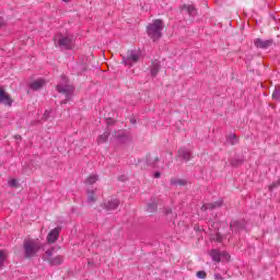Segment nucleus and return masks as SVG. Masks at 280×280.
Returning a JSON list of instances; mask_svg holds the SVG:
<instances>
[{"label": "nucleus", "mask_w": 280, "mask_h": 280, "mask_svg": "<svg viewBox=\"0 0 280 280\" xmlns=\"http://www.w3.org/2000/svg\"><path fill=\"white\" fill-rule=\"evenodd\" d=\"M23 248L24 257H26V259H32V257H36L38 250H40V241L32 238L25 240Z\"/></svg>", "instance_id": "1"}, {"label": "nucleus", "mask_w": 280, "mask_h": 280, "mask_svg": "<svg viewBox=\"0 0 280 280\" xmlns=\"http://www.w3.org/2000/svg\"><path fill=\"white\" fill-rule=\"evenodd\" d=\"M163 21L155 20L153 23L149 24L147 26V34L149 38H152L153 40H159L161 36H163Z\"/></svg>", "instance_id": "2"}, {"label": "nucleus", "mask_w": 280, "mask_h": 280, "mask_svg": "<svg viewBox=\"0 0 280 280\" xmlns=\"http://www.w3.org/2000/svg\"><path fill=\"white\" fill-rule=\"evenodd\" d=\"M55 45L59 49H73V35H62L61 33L55 35L54 37Z\"/></svg>", "instance_id": "3"}, {"label": "nucleus", "mask_w": 280, "mask_h": 280, "mask_svg": "<svg viewBox=\"0 0 280 280\" xmlns=\"http://www.w3.org/2000/svg\"><path fill=\"white\" fill-rule=\"evenodd\" d=\"M54 253H56V247H51L48 250H46L44 260L48 261V264H50V266H60L62 264V261H65V258L60 255L54 257Z\"/></svg>", "instance_id": "4"}, {"label": "nucleus", "mask_w": 280, "mask_h": 280, "mask_svg": "<svg viewBox=\"0 0 280 280\" xmlns=\"http://www.w3.org/2000/svg\"><path fill=\"white\" fill-rule=\"evenodd\" d=\"M141 58V55L137 50H128L127 56L122 57V65H126V67H132V65H137L139 62V59Z\"/></svg>", "instance_id": "5"}, {"label": "nucleus", "mask_w": 280, "mask_h": 280, "mask_svg": "<svg viewBox=\"0 0 280 280\" xmlns=\"http://www.w3.org/2000/svg\"><path fill=\"white\" fill-rule=\"evenodd\" d=\"M58 93H61L62 95H66V100L61 102V104H67L68 100H71V96L73 95V92L75 91V88L72 85L66 84H58L57 85Z\"/></svg>", "instance_id": "6"}, {"label": "nucleus", "mask_w": 280, "mask_h": 280, "mask_svg": "<svg viewBox=\"0 0 280 280\" xmlns=\"http://www.w3.org/2000/svg\"><path fill=\"white\" fill-rule=\"evenodd\" d=\"M60 231H62V228H55L51 230L47 235V242L48 244H56L58 242V237H60Z\"/></svg>", "instance_id": "7"}, {"label": "nucleus", "mask_w": 280, "mask_h": 280, "mask_svg": "<svg viewBox=\"0 0 280 280\" xmlns=\"http://www.w3.org/2000/svg\"><path fill=\"white\" fill-rule=\"evenodd\" d=\"M272 39H261V38H257L254 42V45L258 48V49H268V47H272Z\"/></svg>", "instance_id": "8"}, {"label": "nucleus", "mask_w": 280, "mask_h": 280, "mask_svg": "<svg viewBox=\"0 0 280 280\" xmlns=\"http://www.w3.org/2000/svg\"><path fill=\"white\" fill-rule=\"evenodd\" d=\"M13 100L10 94L5 93L2 89H0V104H4V106H12Z\"/></svg>", "instance_id": "9"}, {"label": "nucleus", "mask_w": 280, "mask_h": 280, "mask_svg": "<svg viewBox=\"0 0 280 280\" xmlns=\"http://www.w3.org/2000/svg\"><path fill=\"white\" fill-rule=\"evenodd\" d=\"M223 200L219 199L218 201H214L212 203H206L201 207V211H213V209H220V207H222L223 205Z\"/></svg>", "instance_id": "10"}, {"label": "nucleus", "mask_w": 280, "mask_h": 280, "mask_svg": "<svg viewBox=\"0 0 280 280\" xmlns=\"http://www.w3.org/2000/svg\"><path fill=\"white\" fill-rule=\"evenodd\" d=\"M210 257L212 258L213 261H221L222 257H224L225 259H229V254L226 253H220L218 249H212L210 252Z\"/></svg>", "instance_id": "11"}, {"label": "nucleus", "mask_w": 280, "mask_h": 280, "mask_svg": "<svg viewBox=\"0 0 280 280\" xmlns=\"http://www.w3.org/2000/svg\"><path fill=\"white\" fill-rule=\"evenodd\" d=\"M178 156L184 159V161H191V151L185 147L178 150Z\"/></svg>", "instance_id": "12"}, {"label": "nucleus", "mask_w": 280, "mask_h": 280, "mask_svg": "<svg viewBox=\"0 0 280 280\" xmlns=\"http://www.w3.org/2000/svg\"><path fill=\"white\" fill-rule=\"evenodd\" d=\"M45 86V80L44 79H37L30 84V89L32 91H39V89H43Z\"/></svg>", "instance_id": "13"}, {"label": "nucleus", "mask_w": 280, "mask_h": 280, "mask_svg": "<svg viewBox=\"0 0 280 280\" xmlns=\"http://www.w3.org/2000/svg\"><path fill=\"white\" fill-rule=\"evenodd\" d=\"M119 207V201L118 199H110L107 202H105V208L107 211H115Z\"/></svg>", "instance_id": "14"}, {"label": "nucleus", "mask_w": 280, "mask_h": 280, "mask_svg": "<svg viewBox=\"0 0 280 280\" xmlns=\"http://www.w3.org/2000/svg\"><path fill=\"white\" fill-rule=\"evenodd\" d=\"M182 12H186L189 16H196V7L184 4L180 7Z\"/></svg>", "instance_id": "15"}, {"label": "nucleus", "mask_w": 280, "mask_h": 280, "mask_svg": "<svg viewBox=\"0 0 280 280\" xmlns=\"http://www.w3.org/2000/svg\"><path fill=\"white\" fill-rule=\"evenodd\" d=\"M240 138L235 133H230L226 136V144L228 145H236L238 143Z\"/></svg>", "instance_id": "16"}, {"label": "nucleus", "mask_w": 280, "mask_h": 280, "mask_svg": "<svg viewBox=\"0 0 280 280\" xmlns=\"http://www.w3.org/2000/svg\"><path fill=\"white\" fill-rule=\"evenodd\" d=\"M230 229L233 232L242 231V229H244V224H242L240 221H232L230 223Z\"/></svg>", "instance_id": "17"}, {"label": "nucleus", "mask_w": 280, "mask_h": 280, "mask_svg": "<svg viewBox=\"0 0 280 280\" xmlns=\"http://www.w3.org/2000/svg\"><path fill=\"white\" fill-rule=\"evenodd\" d=\"M100 180V176L97 174H91L85 179V185H95L96 182Z\"/></svg>", "instance_id": "18"}, {"label": "nucleus", "mask_w": 280, "mask_h": 280, "mask_svg": "<svg viewBox=\"0 0 280 280\" xmlns=\"http://www.w3.org/2000/svg\"><path fill=\"white\" fill-rule=\"evenodd\" d=\"M160 69H161V65L159 63V61H154L151 66V75L153 78H156Z\"/></svg>", "instance_id": "19"}, {"label": "nucleus", "mask_w": 280, "mask_h": 280, "mask_svg": "<svg viewBox=\"0 0 280 280\" xmlns=\"http://www.w3.org/2000/svg\"><path fill=\"white\" fill-rule=\"evenodd\" d=\"M108 137H110V131H104V133L97 138L98 145H101V143H106V141H108Z\"/></svg>", "instance_id": "20"}, {"label": "nucleus", "mask_w": 280, "mask_h": 280, "mask_svg": "<svg viewBox=\"0 0 280 280\" xmlns=\"http://www.w3.org/2000/svg\"><path fill=\"white\" fill-rule=\"evenodd\" d=\"M171 185L173 186H180V187H185V185H187V180L185 179H178V178H171Z\"/></svg>", "instance_id": "21"}, {"label": "nucleus", "mask_w": 280, "mask_h": 280, "mask_svg": "<svg viewBox=\"0 0 280 280\" xmlns=\"http://www.w3.org/2000/svg\"><path fill=\"white\" fill-rule=\"evenodd\" d=\"M8 259V252L1 249L0 250V268H3V264H5Z\"/></svg>", "instance_id": "22"}, {"label": "nucleus", "mask_w": 280, "mask_h": 280, "mask_svg": "<svg viewBox=\"0 0 280 280\" xmlns=\"http://www.w3.org/2000/svg\"><path fill=\"white\" fill-rule=\"evenodd\" d=\"M271 97L276 100V102H280V86L273 90Z\"/></svg>", "instance_id": "23"}, {"label": "nucleus", "mask_w": 280, "mask_h": 280, "mask_svg": "<svg viewBox=\"0 0 280 280\" xmlns=\"http://www.w3.org/2000/svg\"><path fill=\"white\" fill-rule=\"evenodd\" d=\"M95 190H88V202H95Z\"/></svg>", "instance_id": "24"}, {"label": "nucleus", "mask_w": 280, "mask_h": 280, "mask_svg": "<svg viewBox=\"0 0 280 280\" xmlns=\"http://www.w3.org/2000/svg\"><path fill=\"white\" fill-rule=\"evenodd\" d=\"M156 209H158V206L154 202L148 203V206H147V211L149 213H154V211H156Z\"/></svg>", "instance_id": "25"}, {"label": "nucleus", "mask_w": 280, "mask_h": 280, "mask_svg": "<svg viewBox=\"0 0 280 280\" xmlns=\"http://www.w3.org/2000/svg\"><path fill=\"white\" fill-rule=\"evenodd\" d=\"M231 165H233V167H237V165H242L243 161L242 160H231Z\"/></svg>", "instance_id": "26"}, {"label": "nucleus", "mask_w": 280, "mask_h": 280, "mask_svg": "<svg viewBox=\"0 0 280 280\" xmlns=\"http://www.w3.org/2000/svg\"><path fill=\"white\" fill-rule=\"evenodd\" d=\"M279 185H280V179H278V182L269 186V191H273L276 187H279Z\"/></svg>", "instance_id": "27"}, {"label": "nucleus", "mask_w": 280, "mask_h": 280, "mask_svg": "<svg viewBox=\"0 0 280 280\" xmlns=\"http://www.w3.org/2000/svg\"><path fill=\"white\" fill-rule=\"evenodd\" d=\"M198 279H207V272L205 271H198L197 272Z\"/></svg>", "instance_id": "28"}, {"label": "nucleus", "mask_w": 280, "mask_h": 280, "mask_svg": "<svg viewBox=\"0 0 280 280\" xmlns=\"http://www.w3.org/2000/svg\"><path fill=\"white\" fill-rule=\"evenodd\" d=\"M9 185H10L11 187H16V185H18L16 179H11V180H9Z\"/></svg>", "instance_id": "29"}, {"label": "nucleus", "mask_w": 280, "mask_h": 280, "mask_svg": "<svg viewBox=\"0 0 280 280\" xmlns=\"http://www.w3.org/2000/svg\"><path fill=\"white\" fill-rule=\"evenodd\" d=\"M50 113H51V112H49V110H46V112L44 113V119H45V120H46V119H49Z\"/></svg>", "instance_id": "30"}, {"label": "nucleus", "mask_w": 280, "mask_h": 280, "mask_svg": "<svg viewBox=\"0 0 280 280\" xmlns=\"http://www.w3.org/2000/svg\"><path fill=\"white\" fill-rule=\"evenodd\" d=\"M214 279L215 280H224V278H222V275H220V273H215Z\"/></svg>", "instance_id": "31"}, {"label": "nucleus", "mask_w": 280, "mask_h": 280, "mask_svg": "<svg viewBox=\"0 0 280 280\" xmlns=\"http://www.w3.org/2000/svg\"><path fill=\"white\" fill-rule=\"evenodd\" d=\"M171 213H172V209H171V208H166V209H165V214H166V215H170Z\"/></svg>", "instance_id": "32"}, {"label": "nucleus", "mask_w": 280, "mask_h": 280, "mask_svg": "<svg viewBox=\"0 0 280 280\" xmlns=\"http://www.w3.org/2000/svg\"><path fill=\"white\" fill-rule=\"evenodd\" d=\"M5 25V22L3 21V18L0 16V27H3Z\"/></svg>", "instance_id": "33"}, {"label": "nucleus", "mask_w": 280, "mask_h": 280, "mask_svg": "<svg viewBox=\"0 0 280 280\" xmlns=\"http://www.w3.org/2000/svg\"><path fill=\"white\" fill-rule=\"evenodd\" d=\"M154 178H161V173L160 172L154 173Z\"/></svg>", "instance_id": "34"}, {"label": "nucleus", "mask_w": 280, "mask_h": 280, "mask_svg": "<svg viewBox=\"0 0 280 280\" xmlns=\"http://www.w3.org/2000/svg\"><path fill=\"white\" fill-rule=\"evenodd\" d=\"M116 137H118V138L124 137V132H118V133L116 135Z\"/></svg>", "instance_id": "35"}, {"label": "nucleus", "mask_w": 280, "mask_h": 280, "mask_svg": "<svg viewBox=\"0 0 280 280\" xmlns=\"http://www.w3.org/2000/svg\"><path fill=\"white\" fill-rule=\"evenodd\" d=\"M66 3H69L70 0H63Z\"/></svg>", "instance_id": "36"}]
</instances>
